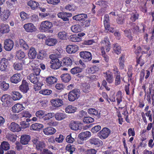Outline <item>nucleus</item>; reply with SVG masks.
Masks as SVG:
<instances>
[{
  "mask_svg": "<svg viewBox=\"0 0 154 154\" xmlns=\"http://www.w3.org/2000/svg\"><path fill=\"white\" fill-rule=\"evenodd\" d=\"M54 56V55L53 54L50 55L49 57L51 59L50 62L51 65L50 67L52 69H57L62 66L61 61L58 58L54 59L53 56Z\"/></svg>",
  "mask_w": 154,
  "mask_h": 154,
  "instance_id": "1",
  "label": "nucleus"
},
{
  "mask_svg": "<svg viewBox=\"0 0 154 154\" xmlns=\"http://www.w3.org/2000/svg\"><path fill=\"white\" fill-rule=\"evenodd\" d=\"M80 91L78 89H74L70 91L68 95V98L69 101H73L79 98Z\"/></svg>",
  "mask_w": 154,
  "mask_h": 154,
  "instance_id": "2",
  "label": "nucleus"
},
{
  "mask_svg": "<svg viewBox=\"0 0 154 154\" xmlns=\"http://www.w3.org/2000/svg\"><path fill=\"white\" fill-rule=\"evenodd\" d=\"M52 26V23L47 20L45 21L42 22L39 29L42 32H48Z\"/></svg>",
  "mask_w": 154,
  "mask_h": 154,
  "instance_id": "3",
  "label": "nucleus"
},
{
  "mask_svg": "<svg viewBox=\"0 0 154 154\" xmlns=\"http://www.w3.org/2000/svg\"><path fill=\"white\" fill-rule=\"evenodd\" d=\"M91 136V132L88 131L82 132L79 135V139L77 140V142L79 144H82L83 141L86 140Z\"/></svg>",
  "mask_w": 154,
  "mask_h": 154,
  "instance_id": "4",
  "label": "nucleus"
},
{
  "mask_svg": "<svg viewBox=\"0 0 154 154\" xmlns=\"http://www.w3.org/2000/svg\"><path fill=\"white\" fill-rule=\"evenodd\" d=\"M111 131L109 128L104 127L97 134L98 137L102 140L107 138L111 133Z\"/></svg>",
  "mask_w": 154,
  "mask_h": 154,
  "instance_id": "5",
  "label": "nucleus"
},
{
  "mask_svg": "<svg viewBox=\"0 0 154 154\" xmlns=\"http://www.w3.org/2000/svg\"><path fill=\"white\" fill-rule=\"evenodd\" d=\"M1 100L3 102L2 105L4 106H8L11 105L12 99L11 97L9 95L5 94L3 95Z\"/></svg>",
  "mask_w": 154,
  "mask_h": 154,
  "instance_id": "6",
  "label": "nucleus"
},
{
  "mask_svg": "<svg viewBox=\"0 0 154 154\" xmlns=\"http://www.w3.org/2000/svg\"><path fill=\"white\" fill-rule=\"evenodd\" d=\"M69 126L72 130L74 131L81 130L83 128V124L79 121H71Z\"/></svg>",
  "mask_w": 154,
  "mask_h": 154,
  "instance_id": "7",
  "label": "nucleus"
},
{
  "mask_svg": "<svg viewBox=\"0 0 154 154\" xmlns=\"http://www.w3.org/2000/svg\"><path fill=\"white\" fill-rule=\"evenodd\" d=\"M79 55L84 61L87 62L90 61L92 58L91 53L88 51H82L79 53Z\"/></svg>",
  "mask_w": 154,
  "mask_h": 154,
  "instance_id": "8",
  "label": "nucleus"
},
{
  "mask_svg": "<svg viewBox=\"0 0 154 154\" xmlns=\"http://www.w3.org/2000/svg\"><path fill=\"white\" fill-rule=\"evenodd\" d=\"M62 96L59 97V98H55L51 100V102L53 106L56 108H59L64 104L63 99L62 98Z\"/></svg>",
  "mask_w": 154,
  "mask_h": 154,
  "instance_id": "9",
  "label": "nucleus"
},
{
  "mask_svg": "<svg viewBox=\"0 0 154 154\" xmlns=\"http://www.w3.org/2000/svg\"><path fill=\"white\" fill-rule=\"evenodd\" d=\"M4 46L5 49L7 51H11L14 46V42L12 40L10 39H5L4 42Z\"/></svg>",
  "mask_w": 154,
  "mask_h": 154,
  "instance_id": "10",
  "label": "nucleus"
},
{
  "mask_svg": "<svg viewBox=\"0 0 154 154\" xmlns=\"http://www.w3.org/2000/svg\"><path fill=\"white\" fill-rule=\"evenodd\" d=\"M102 46V47H105L106 51L107 52H108L111 48V44L109 41L108 37L107 36L104 38L103 40H102L100 42Z\"/></svg>",
  "mask_w": 154,
  "mask_h": 154,
  "instance_id": "11",
  "label": "nucleus"
},
{
  "mask_svg": "<svg viewBox=\"0 0 154 154\" xmlns=\"http://www.w3.org/2000/svg\"><path fill=\"white\" fill-rule=\"evenodd\" d=\"M8 65V62L7 59L2 58L0 62V70L1 71L5 72L8 71L7 66Z\"/></svg>",
  "mask_w": 154,
  "mask_h": 154,
  "instance_id": "12",
  "label": "nucleus"
},
{
  "mask_svg": "<svg viewBox=\"0 0 154 154\" xmlns=\"http://www.w3.org/2000/svg\"><path fill=\"white\" fill-rule=\"evenodd\" d=\"M19 89L22 92L25 93L27 92L29 89V84L26 81L23 79L21 84L20 86Z\"/></svg>",
  "mask_w": 154,
  "mask_h": 154,
  "instance_id": "13",
  "label": "nucleus"
},
{
  "mask_svg": "<svg viewBox=\"0 0 154 154\" xmlns=\"http://www.w3.org/2000/svg\"><path fill=\"white\" fill-rule=\"evenodd\" d=\"M105 74L104 77L106 81L109 84H111L113 82L114 78L112 72L108 70L104 73Z\"/></svg>",
  "mask_w": 154,
  "mask_h": 154,
  "instance_id": "14",
  "label": "nucleus"
},
{
  "mask_svg": "<svg viewBox=\"0 0 154 154\" xmlns=\"http://www.w3.org/2000/svg\"><path fill=\"white\" fill-rule=\"evenodd\" d=\"M79 49L78 46L75 45H67L66 48V51L69 54L75 53Z\"/></svg>",
  "mask_w": 154,
  "mask_h": 154,
  "instance_id": "15",
  "label": "nucleus"
},
{
  "mask_svg": "<svg viewBox=\"0 0 154 154\" xmlns=\"http://www.w3.org/2000/svg\"><path fill=\"white\" fill-rule=\"evenodd\" d=\"M23 28L26 31L28 32H32L36 31L37 29L34 25L31 23L24 24Z\"/></svg>",
  "mask_w": 154,
  "mask_h": 154,
  "instance_id": "16",
  "label": "nucleus"
},
{
  "mask_svg": "<svg viewBox=\"0 0 154 154\" xmlns=\"http://www.w3.org/2000/svg\"><path fill=\"white\" fill-rule=\"evenodd\" d=\"M10 145L7 141H4L2 142L0 146V154H3L4 150L7 151L10 148Z\"/></svg>",
  "mask_w": 154,
  "mask_h": 154,
  "instance_id": "17",
  "label": "nucleus"
},
{
  "mask_svg": "<svg viewBox=\"0 0 154 154\" xmlns=\"http://www.w3.org/2000/svg\"><path fill=\"white\" fill-rule=\"evenodd\" d=\"M22 79L21 75L20 73H16L14 74L10 78L11 82L14 84H17Z\"/></svg>",
  "mask_w": 154,
  "mask_h": 154,
  "instance_id": "18",
  "label": "nucleus"
},
{
  "mask_svg": "<svg viewBox=\"0 0 154 154\" xmlns=\"http://www.w3.org/2000/svg\"><path fill=\"white\" fill-rule=\"evenodd\" d=\"M123 97L122 96V92L121 91H118L116 95V99L117 101V105L119 106V108L122 109L124 107V106H123L121 104V102H122V99Z\"/></svg>",
  "mask_w": 154,
  "mask_h": 154,
  "instance_id": "19",
  "label": "nucleus"
},
{
  "mask_svg": "<svg viewBox=\"0 0 154 154\" xmlns=\"http://www.w3.org/2000/svg\"><path fill=\"white\" fill-rule=\"evenodd\" d=\"M9 129L13 132H18L21 130L19 125L14 122H12L11 123L9 127Z\"/></svg>",
  "mask_w": 154,
  "mask_h": 154,
  "instance_id": "20",
  "label": "nucleus"
},
{
  "mask_svg": "<svg viewBox=\"0 0 154 154\" xmlns=\"http://www.w3.org/2000/svg\"><path fill=\"white\" fill-rule=\"evenodd\" d=\"M89 142L91 144L94 145L98 147L100 146L103 145L102 141L96 137H91L89 140Z\"/></svg>",
  "mask_w": 154,
  "mask_h": 154,
  "instance_id": "21",
  "label": "nucleus"
},
{
  "mask_svg": "<svg viewBox=\"0 0 154 154\" xmlns=\"http://www.w3.org/2000/svg\"><path fill=\"white\" fill-rule=\"evenodd\" d=\"M61 63L62 66H70L72 64V62L71 59L68 57H65L63 58Z\"/></svg>",
  "mask_w": 154,
  "mask_h": 154,
  "instance_id": "22",
  "label": "nucleus"
},
{
  "mask_svg": "<svg viewBox=\"0 0 154 154\" xmlns=\"http://www.w3.org/2000/svg\"><path fill=\"white\" fill-rule=\"evenodd\" d=\"M56 131V129L52 127H48L44 129L43 132L47 135H51L54 134Z\"/></svg>",
  "mask_w": 154,
  "mask_h": 154,
  "instance_id": "23",
  "label": "nucleus"
},
{
  "mask_svg": "<svg viewBox=\"0 0 154 154\" xmlns=\"http://www.w3.org/2000/svg\"><path fill=\"white\" fill-rule=\"evenodd\" d=\"M12 109L13 112L18 113L23 110L24 107L22 104L18 103L14 105Z\"/></svg>",
  "mask_w": 154,
  "mask_h": 154,
  "instance_id": "24",
  "label": "nucleus"
},
{
  "mask_svg": "<svg viewBox=\"0 0 154 154\" xmlns=\"http://www.w3.org/2000/svg\"><path fill=\"white\" fill-rule=\"evenodd\" d=\"M27 78L33 84H35L40 81L38 76H37L33 73L30 74L27 76Z\"/></svg>",
  "mask_w": 154,
  "mask_h": 154,
  "instance_id": "25",
  "label": "nucleus"
},
{
  "mask_svg": "<svg viewBox=\"0 0 154 154\" xmlns=\"http://www.w3.org/2000/svg\"><path fill=\"white\" fill-rule=\"evenodd\" d=\"M30 138V136L29 135H23L21 136L20 142L23 145H26L28 143Z\"/></svg>",
  "mask_w": 154,
  "mask_h": 154,
  "instance_id": "26",
  "label": "nucleus"
},
{
  "mask_svg": "<svg viewBox=\"0 0 154 154\" xmlns=\"http://www.w3.org/2000/svg\"><path fill=\"white\" fill-rule=\"evenodd\" d=\"M42 124L39 123L32 124L30 126V129L31 131H39L43 127Z\"/></svg>",
  "mask_w": 154,
  "mask_h": 154,
  "instance_id": "27",
  "label": "nucleus"
},
{
  "mask_svg": "<svg viewBox=\"0 0 154 154\" xmlns=\"http://www.w3.org/2000/svg\"><path fill=\"white\" fill-rule=\"evenodd\" d=\"M45 80L48 84L52 85L57 82V79L55 76H51L47 77Z\"/></svg>",
  "mask_w": 154,
  "mask_h": 154,
  "instance_id": "28",
  "label": "nucleus"
},
{
  "mask_svg": "<svg viewBox=\"0 0 154 154\" xmlns=\"http://www.w3.org/2000/svg\"><path fill=\"white\" fill-rule=\"evenodd\" d=\"M57 38L61 40H66L68 38V33L64 31L59 32L57 34Z\"/></svg>",
  "mask_w": 154,
  "mask_h": 154,
  "instance_id": "29",
  "label": "nucleus"
},
{
  "mask_svg": "<svg viewBox=\"0 0 154 154\" xmlns=\"http://www.w3.org/2000/svg\"><path fill=\"white\" fill-rule=\"evenodd\" d=\"M1 12V8L0 7V18L1 19H7L10 14V12L8 10H5Z\"/></svg>",
  "mask_w": 154,
  "mask_h": 154,
  "instance_id": "30",
  "label": "nucleus"
},
{
  "mask_svg": "<svg viewBox=\"0 0 154 154\" xmlns=\"http://www.w3.org/2000/svg\"><path fill=\"white\" fill-rule=\"evenodd\" d=\"M11 95L12 99L14 101L19 100L22 97V96L20 93L15 91H12L11 93Z\"/></svg>",
  "mask_w": 154,
  "mask_h": 154,
  "instance_id": "31",
  "label": "nucleus"
},
{
  "mask_svg": "<svg viewBox=\"0 0 154 154\" xmlns=\"http://www.w3.org/2000/svg\"><path fill=\"white\" fill-rule=\"evenodd\" d=\"M136 59V64L135 65V66L137 67L138 65H139L140 67H142L144 64L145 61L144 60L142 59V55L139 57L137 55Z\"/></svg>",
  "mask_w": 154,
  "mask_h": 154,
  "instance_id": "32",
  "label": "nucleus"
},
{
  "mask_svg": "<svg viewBox=\"0 0 154 154\" xmlns=\"http://www.w3.org/2000/svg\"><path fill=\"white\" fill-rule=\"evenodd\" d=\"M10 31L9 26L8 25L1 24L0 26V32L3 34L8 33Z\"/></svg>",
  "mask_w": 154,
  "mask_h": 154,
  "instance_id": "33",
  "label": "nucleus"
},
{
  "mask_svg": "<svg viewBox=\"0 0 154 154\" xmlns=\"http://www.w3.org/2000/svg\"><path fill=\"white\" fill-rule=\"evenodd\" d=\"M61 78L62 82L66 83L68 82L71 79V76L68 73L62 75Z\"/></svg>",
  "mask_w": 154,
  "mask_h": 154,
  "instance_id": "34",
  "label": "nucleus"
},
{
  "mask_svg": "<svg viewBox=\"0 0 154 154\" xmlns=\"http://www.w3.org/2000/svg\"><path fill=\"white\" fill-rule=\"evenodd\" d=\"M35 145L37 150L41 151H42L45 146V144L44 142L39 141L36 142Z\"/></svg>",
  "mask_w": 154,
  "mask_h": 154,
  "instance_id": "35",
  "label": "nucleus"
},
{
  "mask_svg": "<svg viewBox=\"0 0 154 154\" xmlns=\"http://www.w3.org/2000/svg\"><path fill=\"white\" fill-rule=\"evenodd\" d=\"M28 54L30 58L31 59L35 58L36 55V52L35 49L33 47L31 48L29 51Z\"/></svg>",
  "mask_w": 154,
  "mask_h": 154,
  "instance_id": "36",
  "label": "nucleus"
},
{
  "mask_svg": "<svg viewBox=\"0 0 154 154\" xmlns=\"http://www.w3.org/2000/svg\"><path fill=\"white\" fill-rule=\"evenodd\" d=\"M113 52L117 54H119L121 53V48L120 46L117 43H116L113 45Z\"/></svg>",
  "mask_w": 154,
  "mask_h": 154,
  "instance_id": "37",
  "label": "nucleus"
},
{
  "mask_svg": "<svg viewBox=\"0 0 154 154\" xmlns=\"http://www.w3.org/2000/svg\"><path fill=\"white\" fill-rule=\"evenodd\" d=\"M6 138L12 142H14L16 140L17 136L14 134L8 133L6 135Z\"/></svg>",
  "mask_w": 154,
  "mask_h": 154,
  "instance_id": "38",
  "label": "nucleus"
},
{
  "mask_svg": "<svg viewBox=\"0 0 154 154\" xmlns=\"http://www.w3.org/2000/svg\"><path fill=\"white\" fill-rule=\"evenodd\" d=\"M24 52L21 50H19L16 53V56L19 60H21L25 57Z\"/></svg>",
  "mask_w": 154,
  "mask_h": 154,
  "instance_id": "39",
  "label": "nucleus"
},
{
  "mask_svg": "<svg viewBox=\"0 0 154 154\" xmlns=\"http://www.w3.org/2000/svg\"><path fill=\"white\" fill-rule=\"evenodd\" d=\"M28 5L31 7L32 9H35L38 7L39 4L37 2L34 1L30 0L27 3Z\"/></svg>",
  "mask_w": 154,
  "mask_h": 154,
  "instance_id": "40",
  "label": "nucleus"
},
{
  "mask_svg": "<svg viewBox=\"0 0 154 154\" xmlns=\"http://www.w3.org/2000/svg\"><path fill=\"white\" fill-rule=\"evenodd\" d=\"M57 42V40L53 38H48L45 41L46 44L50 46L54 45Z\"/></svg>",
  "mask_w": 154,
  "mask_h": 154,
  "instance_id": "41",
  "label": "nucleus"
},
{
  "mask_svg": "<svg viewBox=\"0 0 154 154\" xmlns=\"http://www.w3.org/2000/svg\"><path fill=\"white\" fill-rule=\"evenodd\" d=\"M80 25H75L74 26H72L71 27L72 31L75 33L80 32L82 30Z\"/></svg>",
  "mask_w": 154,
  "mask_h": 154,
  "instance_id": "42",
  "label": "nucleus"
},
{
  "mask_svg": "<svg viewBox=\"0 0 154 154\" xmlns=\"http://www.w3.org/2000/svg\"><path fill=\"white\" fill-rule=\"evenodd\" d=\"M77 110L76 108L72 105H69L65 109V112L68 113H72L75 112Z\"/></svg>",
  "mask_w": 154,
  "mask_h": 154,
  "instance_id": "43",
  "label": "nucleus"
},
{
  "mask_svg": "<svg viewBox=\"0 0 154 154\" xmlns=\"http://www.w3.org/2000/svg\"><path fill=\"white\" fill-rule=\"evenodd\" d=\"M56 119L57 120H61L66 117V115L64 113L59 112L57 113L55 115Z\"/></svg>",
  "mask_w": 154,
  "mask_h": 154,
  "instance_id": "44",
  "label": "nucleus"
},
{
  "mask_svg": "<svg viewBox=\"0 0 154 154\" xmlns=\"http://www.w3.org/2000/svg\"><path fill=\"white\" fill-rule=\"evenodd\" d=\"M125 36L129 39V41H132L133 39V37L132 36L131 32L130 29H126L124 31Z\"/></svg>",
  "mask_w": 154,
  "mask_h": 154,
  "instance_id": "45",
  "label": "nucleus"
},
{
  "mask_svg": "<svg viewBox=\"0 0 154 154\" xmlns=\"http://www.w3.org/2000/svg\"><path fill=\"white\" fill-rule=\"evenodd\" d=\"M19 45L24 50H26L28 49L29 47L23 39H20L19 41Z\"/></svg>",
  "mask_w": 154,
  "mask_h": 154,
  "instance_id": "46",
  "label": "nucleus"
},
{
  "mask_svg": "<svg viewBox=\"0 0 154 154\" xmlns=\"http://www.w3.org/2000/svg\"><path fill=\"white\" fill-rule=\"evenodd\" d=\"M90 85L86 83L83 84L82 88L83 92L87 94L88 93L90 90Z\"/></svg>",
  "mask_w": 154,
  "mask_h": 154,
  "instance_id": "47",
  "label": "nucleus"
},
{
  "mask_svg": "<svg viewBox=\"0 0 154 154\" xmlns=\"http://www.w3.org/2000/svg\"><path fill=\"white\" fill-rule=\"evenodd\" d=\"M79 21L80 25L83 27L88 26L90 25V20H75Z\"/></svg>",
  "mask_w": 154,
  "mask_h": 154,
  "instance_id": "48",
  "label": "nucleus"
},
{
  "mask_svg": "<svg viewBox=\"0 0 154 154\" xmlns=\"http://www.w3.org/2000/svg\"><path fill=\"white\" fill-rule=\"evenodd\" d=\"M47 54L43 50L40 51L37 55V58L38 59L43 60L47 57Z\"/></svg>",
  "mask_w": 154,
  "mask_h": 154,
  "instance_id": "49",
  "label": "nucleus"
},
{
  "mask_svg": "<svg viewBox=\"0 0 154 154\" xmlns=\"http://www.w3.org/2000/svg\"><path fill=\"white\" fill-rule=\"evenodd\" d=\"M100 49L101 51L102 55L104 58V60L106 62H108L109 61V58L108 56L106 53L104 48L103 47H101Z\"/></svg>",
  "mask_w": 154,
  "mask_h": 154,
  "instance_id": "50",
  "label": "nucleus"
},
{
  "mask_svg": "<svg viewBox=\"0 0 154 154\" xmlns=\"http://www.w3.org/2000/svg\"><path fill=\"white\" fill-rule=\"evenodd\" d=\"M9 84L6 83L4 81H3L1 83L0 88L3 91H7L9 89Z\"/></svg>",
  "mask_w": 154,
  "mask_h": 154,
  "instance_id": "51",
  "label": "nucleus"
},
{
  "mask_svg": "<svg viewBox=\"0 0 154 154\" xmlns=\"http://www.w3.org/2000/svg\"><path fill=\"white\" fill-rule=\"evenodd\" d=\"M66 150L69 152L71 154H72L73 152L75 150V148L73 145L71 144L67 145L66 148Z\"/></svg>",
  "mask_w": 154,
  "mask_h": 154,
  "instance_id": "52",
  "label": "nucleus"
},
{
  "mask_svg": "<svg viewBox=\"0 0 154 154\" xmlns=\"http://www.w3.org/2000/svg\"><path fill=\"white\" fill-rule=\"evenodd\" d=\"M54 116L53 113L49 112L46 114H45L43 117V120L45 121L49 120Z\"/></svg>",
  "mask_w": 154,
  "mask_h": 154,
  "instance_id": "53",
  "label": "nucleus"
},
{
  "mask_svg": "<svg viewBox=\"0 0 154 154\" xmlns=\"http://www.w3.org/2000/svg\"><path fill=\"white\" fill-rule=\"evenodd\" d=\"M125 55L122 54V56L119 58V66L120 69H123L124 68V62L125 61Z\"/></svg>",
  "mask_w": 154,
  "mask_h": 154,
  "instance_id": "54",
  "label": "nucleus"
},
{
  "mask_svg": "<svg viewBox=\"0 0 154 154\" xmlns=\"http://www.w3.org/2000/svg\"><path fill=\"white\" fill-rule=\"evenodd\" d=\"M14 69L17 70H21L23 69V64L22 63H15L14 65Z\"/></svg>",
  "mask_w": 154,
  "mask_h": 154,
  "instance_id": "55",
  "label": "nucleus"
},
{
  "mask_svg": "<svg viewBox=\"0 0 154 154\" xmlns=\"http://www.w3.org/2000/svg\"><path fill=\"white\" fill-rule=\"evenodd\" d=\"M69 40L72 42H78L81 40L80 37H78L76 35H71L69 37Z\"/></svg>",
  "mask_w": 154,
  "mask_h": 154,
  "instance_id": "56",
  "label": "nucleus"
},
{
  "mask_svg": "<svg viewBox=\"0 0 154 154\" xmlns=\"http://www.w3.org/2000/svg\"><path fill=\"white\" fill-rule=\"evenodd\" d=\"M82 71V69L78 67L72 68L71 70V73L73 75L80 73Z\"/></svg>",
  "mask_w": 154,
  "mask_h": 154,
  "instance_id": "57",
  "label": "nucleus"
},
{
  "mask_svg": "<svg viewBox=\"0 0 154 154\" xmlns=\"http://www.w3.org/2000/svg\"><path fill=\"white\" fill-rule=\"evenodd\" d=\"M45 113V111L39 110L36 112L35 115L39 119L42 118L43 119V117L44 116Z\"/></svg>",
  "mask_w": 154,
  "mask_h": 154,
  "instance_id": "58",
  "label": "nucleus"
},
{
  "mask_svg": "<svg viewBox=\"0 0 154 154\" xmlns=\"http://www.w3.org/2000/svg\"><path fill=\"white\" fill-rule=\"evenodd\" d=\"M39 93L44 95H48L50 94L52 92L51 90L46 89H43L39 91Z\"/></svg>",
  "mask_w": 154,
  "mask_h": 154,
  "instance_id": "59",
  "label": "nucleus"
},
{
  "mask_svg": "<svg viewBox=\"0 0 154 154\" xmlns=\"http://www.w3.org/2000/svg\"><path fill=\"white\" fill-rule=\"evenodd\" d=\"M34 84V88L35 91L40 90L41 89L42 86L43 85V83L40 81L35 84Z\"/></svg>",
  "mask_w": 154,
  "mask_h": 154,
  "instance_id": "60",
  "label": "nucleus"
},
{
  "mask_svg": "<svg viewBox=\"0 0 154 154\" xmlns=\"http://www.w3.org/2000/svg\"><path fill=\"white\" fill-rule=\"evenodd\" d=\"M94 121V119L90 117H85L83 119V122L86 124L93 122Z\"/></svg>",
  "mask_w": 154,
  "mask_h": 154,
  "instance_id": "61",
  "label": "nucleus"
},
{
  "mask_svg": "<svg viewBox=\"0 0 154 154\" xmlns=\"http://www.w3.org/2000/svg\"><path fill=\"white\" fill-rule=\"evenodd\" d=\"M132 25L133 26V28L131 29V30L134 33L137 34L140 32V29L139 27L135 25L132 23Z\"/></svg>",
  "mask_w": 154,
  "mask_h": 154,
  "instance_id": "62",
  "label": "nucleus"
},
{
  "mask_svg": "<svg viewBox=\"0 0 154 154\" xmlns=\"http://www.w3.org/2000/svg\"><path fill=\"white\" fill-rule=\"evenodd\" d=\"M69 20H63L62 21H60V20H57V21H55L54 24L56 26H63L66 23L65 21Z\"/></svg>",
  "mask_w": 154,
  "mask_h": 154,
  "instance_id": "63",
  "label": "nucleus"
},
{
  "mask_svg": "<svg viewBox=\"0 0 154 154\" xmlns=\"http://www.w3.org/2000/svg\"><path fill=\"white\" fill-rule=\"evenodd\" d=\"M99 69L98 67L96 66H94L91 67L88 70L89 72L91 74H93Z\"/></svg>",
  "mask_w": 154,
  "mask_h": 154,
  "instance_id": "64",
  "label": "nucleus"
}]
</instances>
